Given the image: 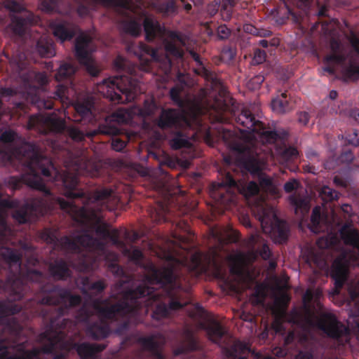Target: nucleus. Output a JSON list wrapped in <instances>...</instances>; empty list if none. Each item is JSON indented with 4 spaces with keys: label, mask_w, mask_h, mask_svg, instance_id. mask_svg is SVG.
<instances>
[{
    "label": "nucleus",
    "mask_w": 359,
    "mask_h": 359,
    "mask_svg": "<svg viewBox=\"0 0 359 359\" xmlns=\"http://www.w3.org/2000/svg\"><path fill=\"white\" fill-rule=\"evenodd\" d=\"M344 243L352 247V250L343 252L333 262L330 273L336 287H340L345 280L350 266L359 265V233L351 224L340 229Z\"/></svg>",
    "instance_id": "1"
},
{
    "label": "nucleus",
    "mask_w": 359,
    "mask_h": 359,
    "mask_svg": "<svg viewBox=\"0 0 359 359\" xmlns=\"http://www.w3.org/2000/svg\"><path fill=\"white\" fill-rule=\"evenodd\" d=\"M96 90L111 100L123 102L134 100L139 91L138 83L126 76L113 77L98 83Z\"/></svg>",
    "instance_id": "2"
},
{
    "label": "nucleus",
    "mask_w": 359,
    "mask_h": 359,
    "mask_svg": "<svg viewBox=\"0 0 359 359\" xmlns=\"http://www.w3.org/2000/svg\"><path fill=\"white\" fill-rule=\"evenodd\" d=\"M354 53L344 57V48L337 41H332L330 44L332 53L325 59V62L328 66L340 67L341 72L346 76H352L356 72L358 67L356 65V57H359V40L355 36H351L350 39Z\"/></svg>",
    "instance_id": "3"
},
{
    "label": "nucleus",
    "mask_w": 359,
    "mask_h": 359,
    "mask_svg": "<svg viewBox=\"0 0 359 359\" xmlns=\"http://www.w3.org/2000/svg\"><path fill=\"white\" fill-rule=\"evenodd\" d=\"M263 231L269 234L275 243H282L287 237V227L285 222L278 219L275 210L266 205L258 210Z\"/></svg>",
    "instance_id": "4"
},
{
    "label": "nucleus",
    "mask_w": 359,
    "mask_h": 359,
    "mask_svg": "<svg viewBox=\"0 0 359 359\" xmlns=\"http://www.w3.org/2000/svg\"><path fill=\"white\" fill-rule=\"evenodd\" d=\"M237 122L242 127L239 128L241 134L246 138H260L263 141L264 137L272 135L271 132L264 131L262 123L256 121L248 111L241 112L237 118Z\"/></svg>",
    "instance_id": "5"
},
{
    "label": "nucleus",
    "mask_w": 359,
    "mask_h": 359,
    "mask_svg": "<svg viewBox=\"0 0 359 359\" xmlns=\"http://www.w3.org/2000/svg\"><path fill=\"white\" fill-rule=\"evenodd\" d=\"M90 40L91 38L88 34H81L76 40L75 50L79 62L86 66L90 74L95 75L96 71L93 69V62L91 57L94 48L90 45Z\"/></svg>",
    "instance_id": "6"
},
{
    "label": "nucleus",
    "mask_w": 359,
    "mask_h": 359,
    "mask_svg": "<svg viewBox=\"0 0 359 359\" xmlns=\"http://www.w3.org/2000/svg\"><path fill=\"white\" fill-rule=\"evenodd\" d=\"M256 257L255 253L248 255L241 252H233L229 257L231 273L236 274L239 280L246 281L245 265L252 262Z\"/></svg>",
    "instance_id": "7"
},
{
    "label": "nucleus",
    "mask_w": 359,
    "mask_h": 359,
    "mask_svg": "<svg viewBox=\"0 0 359 359\" xmlns=\"http://www.w3.org/2000/svg\"><path fill=\"white\" fill-rule=\"evenodd\" d=\"M317 326L332 337H339L344 330L343 325L337 321L334 316L330 313L323 315Z\"/></svg>",
    "instance_id": "8"
},
{
    "label": "nucleus",
    "mask_w": 359,
    "mask_h": 359,
    "mask_svg": "<svg viewBox=\"0 0 359 359\" xmlns=\"http://www.w3.org/2000/svg\"><path fill=\"white\" fill-rule=\"evenodd\" d=\"M237 186L238 191L245 197L249 198L256 194L259 191L258 185L255 182H250L246 187H241V184L237 185L235 181L232 179L230 175L226 176V181L225 184L221 183L217 184V188L222 187L224 186L234 187Z\"/></svg>",
    "instance_id": "9"
},
{
    "label": "nucleus",
    "mask_w": 359,
    "mask_h": 359,
    "mask_svg": "<svg viewBox=\"0 0 359 359\" xmlns=\"http://www.w3.org/2000/svg\"><path fill=\"white\" fill-rule=\"evenodd\" d=\"M177 112L174 110L163 111L158 121V126L165 128L171 126L176 121Z\"/></svg>",
    "instance_id": "10"
},
{
    "label": "nucleus",
    "mask_w": 359,
    "mask_h": 359,
    "mask_svg": "<svg viewBox=\"0 0 359 359\" xmlns=\"http://www.w3.org/2000/svg\"><path fill=\"white\" fill-rule=\"evenodd\" d=\"M288 101L286 99V95L282 94L280 97L275 98L271 102V107L274 112L278 114H283L287 109Z\"/></svg>",
    "instance_id": "11"
},
{
    "label": "nucleus",
    "mask_w": 359,
    "mask_h": 359,
    "mask_svg": "<svg viewBox=\"0 0 359 359\" xmlns=\"http://www.w3.org/2000/svg\"><path fill=\"white\" fill-rule=\"evenodd\" d=\"M245 167L252 175L258 174L259 171L266 169L265 163L255 158L248 160L245 163Z\"/></svg>",
    "instance_id": "12"
},
{
    "label": "nucleus",
    "mask_w": 359,
    "mask_h": 359,
    "mask_svg": "<svg viewBox=\"0 0 359 359\" xmlns=\"http://www.w3.org/2000/svg\"><path fill=\"white\" fill-rule=\"evenodd\" d=\"M93 102L91 100H87L85 102H77L74 105L75 111L81 116L82 118L88 117L91 114V108Z\"/></svg>",
    "instance_id": "13"
},
{
    "label": "nucleus",
    "mask_w": 359,
    "mask_h": 359,
    "mask_svg": "<svg viewBox=\"0 0 359 359\" xmlns=\"http://www.w3.org/2000/svg\"><path fill=\"white\" fill-rule=\"evenodd\" d=\"M25 181L32 188L42 190L44 188V184L41 180V177L36 175H27L25 177Z\"/></svg>",
    "instance_id": "14"
},
{
    "label": "nucleus",
    "mask_w": 359,
    "mask_h": 359,
    "mask_svg": "<svg viewBox=\"0 0 359 359\" xmlns=\"http://www.w3.org/2000/svg\"><path fill=\"white\" fill-rule=\"evenodd\" d=\"M53 34L61 42L70 39L72 37V34L68 32L63 25H57L53 27Z\"/></svg>",
    "instance_id": "15"
},
{
    "label": "nucleus",
    "mask_w": 359,
    "mask_h": 359,
    "mask_svg": "<svg viewBox=\"0 0 359 359\" xmlns=\"http://www.w3.org/2000/svg\"><path fill=\"white\" fill-rule=\"evenodd\" d=\"M208 333L210 339L213 341H216L217 339L223 335L224 330L219 324L213 323L208 328Z\"/></svg>",
    "instance_id": "16"
},
{
    "label": "nucleus",
    "mask_w": 359,
    "mask_h": 359,
    "mask_svg": "<svg viewBox=\"0 0 359 359\" xmlns=\"http://www.w3.org/2000/svg\"><path fill=\"white\" fill-rule=\"evenodd\" d=\"M320 196L323 201L328 202L337 199L338 194L330 187L325 186L322 187L320 191Z\"/></svg>",
    "instance_id": "17"
},
{
    "label": "nucleus",
    "mask_w": 359,
    "mask_h": 359,
    "mask_svg": "<svg viewBox=\"0 0 359 359\" xmlns=\"http://www.w3.org/2000/svg\"><path fill=\"white\" fill-rule=\"evenodd\" d=\"M337 241V237L334 234H329L326 237H322L317 241V245L320 248H327L335 244Z\"/></svg>",
    "instance_id": "18"
},
{
    "label": "nucleus",
    "mask_w": 359,
    "mask_h": 359,
    "mask_svg": "<svg viewBox=\"0 0 359 359\" xmlns=\"http://www.w3.org/2000/svg\"><path fill=\"white\" fill-rule=\"evenodd\" d=\"M75 72V68L70 64H64L60 65L58 69L57 79H62L64 77L70 76Z\"/></svg>",
    "instance_id": "19"
},
{
    "label": "nucleus",
    "mask_w": 359,
    "mask_h": 359,
    "mask_svg": "<svg viewBox=\"0 0 359 359\" xmlns=\"http://www.w3.org/2000/svg\"><path fill=\"white\" fill-rule=\"evenodd\" d=\"M140 49L142 52L140 56V60H143V57L147 56L149 57L150 59H152L154 60L157 61L160 60L158 57V50H150L144 45H142L140 46Z\"/></svg>",
    "instance_id": "20"
},
{
    "label": "nucleus",
    "mask_w": 359,
    "mask_h": 359,
    "mask_svg": "<svg viewBox=\"0 0 359 359\" xmlns=\"http://www.w3.org/2000/svg\"><path fill=\"white\" fill-rule=\"evenodd\" d=\"M235 0H223V9L222 11V15L224 20H228L230 19V8L234 4Z\"/></svg>",
    "instance_id": "21"
},
{
    "label": "nucleus",
    "mask_w": 359,
    "mask_h": 359,
    "mask_svg": "<svg viewBox=\"0 0 359 359\" xmlns=\"http://www.w3.org/2000/svg\"><path fill=\"white\" fill-rule=\"evenodd\" d=\"M260 184L261 186L266 189V191H269L273 194L276 193L277 187L272 183V181L270 178L261 177Z\"/></svg>",
    "instance_id": "22"
},
{
    "label": "nucleus",
    "mask_w": 359,
    "mask_h": 359,
    "mask_svg": "<svg viewBox=\"0 0 359 359\" xmlns=\"http://www.w3.org/2000/svg\"><path fill=\"white\" fill-rule=\"evenodd\" d=\"M144 30L147 35H152L156 29V22L151 18H146L144 21Z\"/></svg>",
    "instance_id": "23"
},
{
    "label": "nucleus",
    "mask_w": 359,
    "mask_h": 359,
    "mask_svg": "<svg viewBox=\"0 0 359 359\" xmlns=\"http://www.w3.org/2000/svg\"><path fill=\"white\" fill-rule=\"evenodd\" d=\"M95 348L93 346L86 344H82L76 347V351L81 356L86 357L91 354Z\"/></svg>",
    "instance_id": "24"
},
{
    "label": "nucleus",
    "mask_w": 359,
    "mask_h": 359,
    "mask_svg": "<svg viewBox=\"0 0 359 359\" xmlns=\"http://www.w3.org/2000/svg\"><path fill=\"white\" fill-rule=\"evenodd\" d=\"M320 210H321V208L320 207H316L313 210V212H312V215H311V223L313 224V227H312L311 230L313 231H314V232L317 231L316 229H314V227L318 226L320 224Z\"/></svg>",
    "instance_id": "25"
},
{
    "label": "nucleus",
    "mask_w": 359,
    "mask_h": 359,
    "mask_svg": "<svg viewBox=\"0 0 359 359\" xmlns=\"http://www.w3.org/2000/svg\"><path fill=\"white\" fill-rule=\"evenodd\" d=\"M165 50L167 53L166 58L168 55H172L177 57H180L182 56V51L177 48L176 45L172 43H168L165 46Z\"/></svg>",
    "instance_id": "26"
},
{
    "label": "nucleus",
    "mask_w": 359,
    "mask_h": 359,
    "mask_svg": "<svg viewBox=\"0 0 359 359\" xmlns=\"http://www.w3.org/2000/svg\"><path fill=\"white\" fill-rule=\"evenodd\" d=\"M212 235L213 237L217 238L220 242H226L229 241V239L226 238L229 236V233L225 230L214 229L212 231Z\"/></svg>",
    "instance_id": "27"
},
{
    "label": "nucleus",
    "mask_w": 359,
    "mask_h": 359,
    "mask_svg": "<svg viewBox=\"0 0 359 359\" xmlns=\"http://www.w3.org/2000/svg\"><path fill=\"white\" fill-rule=\"evenodd\" d=\"M263 81L264 79L262 76H256L248 82L247 86L251 90L257 89Z\"/></svg>",
    "instance_id": "28"
},
{
    "label": "nucleus",
    "mask_w": 359,
    "mask_h": 359,
    "mask_svg": "<svg viewBox=\"0 0 359 359\" xmlns=\"http://www.w3.org/2000/svg\"><path fill=\"white\" fill-rule=\"evenodd\" d=\"M2 255L6 259L10 262H18L20 259L19 255L10 249H5Z\"/></svg>",
    "instance_id": "29"
},
{
    "label": "nucleus",
    "mask_w": 359,
    "mask_h": 359,
    "mask_svg": "<svg viewBox=\"0 0 359 359\" xmlns=\"http://www.w3.org/2000/svg\"><path fill=\"white\" fill-rule=\"evenodd\" d=\"M265 53L264 51L258 50L255 52L252 62L254 64H261L265 60Z\"/></svg>",
    "instance_id": "30"
},
{
    "label": "nucleus",
    "mask_w": 359,
    "mask_h": 359,
    "mask_svg": "<svg viewBox=\"0 0 359 359\" xmlns=\"http://www.w3.org/2000/svg\"><path fill=\"white\" fill-rule=\"evenodd\" d=\"M290 200L291 203L295 206L296 212L302 208V211H307L309 210L308 205L306 203H304L303 202H298L295 200L294 197L291 196L290 198Z\"/></svg>",
    "instance_id": "31"
},
{
    "label": "nucleus",
    "mask_w": 359,
    "mask_h": 359,
    "mask_svg": "<svg viewBox=\"0 0 359 359\" xmlns=\"http://www.w3.org/2000/svg\"><path fill=\"white\" fill-rule=\"evenodd\" d=\"M6 8L13 12H19L22 10V6L15 1H8L6 4Z\"/></svg>",
    "instance_id": "32"
},
{
    "label": "nucleus",
    "mask_w": 359,
    "mask_h": 359,
    "mask_svg": "<svg viewBox=\"0 0 359 359\" xmlns=\"http://www.w3.org/2000/svg\"><path fill=\"white\" fill-rule=\"evenodd\" d=\"M230 31L225 25H221L217 29V34L219 38L225 39L229 35Z\"/></svg>",
    "instance_id": "33"
},
{
    "label": "nucleus",
    "mask_w": 359,
    "mask_h": 359,
    "mask_svg": "<svg viewBox=\"0 0 359 359\" xmlns=\"http://www.w3.org/2000/svg\"><path fill=\"white\" fill-rule=\"evenodd\" d=\"M298 182L295 180H292L285 183L284 189L286 192H290L294 189H296L298 187Z\"/></svg>",
    "instance_id": "34"
},
{
    "label": "nucleus",
    "mask_w": 359,
    "mask_h": 359,
    "mask_svg": "<svg viewBox=\"0 0 359 359\" xmlns=\"http://www.w3.org/2000/svg\"><path fill=\"white\" fill-rule=\"evenodd\" d=\"M15 134L11 131H6L4 132L1 136V139L4 142H10L14 140Z\"/></svg>",
    "instance_id": "35"
},
{
    "label": "nucleus",
    "mask_w": 359,
    "mask_h": 359,
    "mask_svg": "<svg viewBox=\"0 0 359 359\" xmlns=\"http://www.w3.org/2000/svg\"><path fill=\"white\" fill-rule=\"evenodd\" d=\"M111 146L114 150L120 151L124 147L125 144L123 142L116 139V140H113V142L111 143Z\"/></svg>",
    "instance_id": "36"
},
{
    "label": "nucleus",
    "mask_w": 359,
    "mask_h": 359,
    "mask_svg": "<svg viewBox=\"0 0 359 359\" xmlns=\"http://www.w3.org/2000/svg\"><path fill=\"white\" fill-rule=\"evenodd\" d=\"M70 136L76 140H80L83 138V135L76 129L72 128L69 132Z\"/></svg>",
    "instance_id": "37"
},
{
    "label": "nucleus",
    "mask_w": 359,
    "mask_h": 359,
    "mask_svg": "<svg viewBox=\"0 0 359 359\" xmlns=\"http://www.w3.org/2000/svg\"><path fill=\"white\" fill-rule=\"evenodd\" d=\"M236 351H241L242 352H245V351H250V349L247 344H243L241 342L236 343L234 346Z\"/></svg>",
    "instance_id": "38"
},
{
    "label": "nucleus",
    "mask_w": 359,
    "mask_h": 359,
    "mask_svg": "<svg viewBox=\"0 0 359 359\" xmlns=\"http://www.w3.org/2000/svg\"><path fill=\"white\" fill-rule=\"evenodd\" d=\"M184 145V142L183 140H178V138H175L172 141L171 146L175 149H178Z\"/></svg>",
    "instance_id": "39"
},
{
    "label": "nucleus",
    "mask_w": 359,
    "mask_h": 359,
    "mask_svg": "<svg viewBox=\"0 0 359 359\" xmlns=\"http://www.w3.org/2000/svg\"><path fill=\"white\" fill-rule=\"evenodd\" d=\"M299 121L302 124H306L309 121V115L306 112H301L299 115Z\"/></svg>",
    "instance_id": "40"
},
{
    "label": "nucleus",
    "mask_w": 359,
    "mask_h": 359,
    "mask_svg": "<svg viewBox=\"0 0 359 359\" xmlns=\"http://www.w3.org/2000/svg\"><path fill=\"white\" fill-rule=\"evenodd\" d=\"M261 256L263 259H266L270 256V251L269 247L266 245H264L262 248V250L260 252Z\"/></svg>",
    "instance_id": "41"
},
{
    "label": "nucleus",
    "mask_w": 359,
    "mask_h": 359,
    "mask_svg": "<svg viewBox=\"0 0 359 359\" xmlns=\"http://www.w3.org/2000/svg\"><path fill=\"white\" fill-rule=\"evenodd\" d=\"M36 351L32 353H23L22 358H11V359H34L36 355Z\"/></svg>",
    "instance_id": "42"
},
{
    "label": "nucleus",
    "mask_w": 359,
    "mask_h": 359,
    "mask_svg": "<svg viewBox=\"0 0 359 359\" xmlns=\"http://www.w3.org/2000/svg\"><path fill=\"white\" fill-rule=\"evenodd\" d=\"M192 261H193V267H196L199 265L201 262V255L200 254H195L192 256Z\"/></svg>",
    "instance_id": "43"
},
{
    "label": "nucleus",
    "mask_w": 359,
    "mask_h": 359,
    "mask_svg": "<svg viewBox=\"0 0 359 359\" xmlns=\"http://www.w3.org/2000/svg\"><path fill=\"white\" fill-rule=\"evenodd\" d=\"M13 217L20 223H24L27 220L25 214L15 213Z\"/></svg>",
    "instance_id": "44"
},
{
    "label": "nucleus",
    "mask_w": 359,
    "mask_h": 359,
    "mask_svg": "<svg viewBox=\"0 0 359 359\" xmlns=\"http://www.w3.org/2000/svg\"><path fill=\"white\" fill-rule=\"evenodd\" d=\"M313 298V293L311 290H307L304 296V301L305 302H309Z\"/></svg>",
    "instance_id": "45"
},
{
    "label": "nucleus",
    "mask_w": 359,
    "mask_h": 359,
    "mask_svg": "<svg viewBox=\"0 0 359 359\" xmlns=\"http://www.w3.org/2000/svg\"><path fill=\"white\" fill-rule=\"evenodd\" d=\"M110 195V191H108V190H103L102 191H100V193H98L97 194V200H100V199H102V198H104Z\"/></svg>",
    "instance_id": "46"
},
{
    "label": "nucleus",
    "mask_w": 359,
    "mask_h": 359,
    "mask_svg": "<svg viewBox=\"0 0 359 359\" xmlns=\"http://www.w3.org/2000/svg\"><path fill=\"white\" fill-rule=\"evenodd\" d=\"M178 93H179V90H177V88H174L171 89L170 95L173 100L177 101L178 100Z\"/></svg>",
    "instance_id": "47"
},
{
    "label": "nucleus",
    "mask_w": 359,
    "mask_h": 359,
    "mask_svg": "<svg viewBox=\"0 0 359 359\" xmlns=\"http://www.w3.org/2000/svg\"><path fill=\"white\" fill-rule=\"evenodd\" d=\"M217 9L218 8L216 4L215 5H210L208 8V11L210 15H214L217 12Z\"/></svg>",
    "instance_id": "48"
},
{
    "label": "nucleus",
    "mask_w": 359,
    "mask_h": 359,
    "mask_svg": "<svg viewBox=\"0 0 359 359\" xmlns=\"http://www.w3.org/2000/svg\"><path fill=\"white\" fill-rule=\"evenodd\" d=\"M341 210H342V211L344 212L349 214L351 212L352 208H351V206L350 205H348V204H344L341 206Z\"/></svg>",
    "instance_id": "49"
},
{
    "label": "nucleus",
    "mask_w": 359,
    "mask_h": 359,
    "mask_svg": "<svg viewBox=\"0 0 359 359\" xmlns=\"http://www.w3.org/2000/svg\"><path fill=\"white\" fill-rule=\"evenodd\" d=\"M63 182H64L65 186L69 187V188H73L76 184V182L74 180L71 184H69L67 182V177L64 178Z\"/></svg>",
    "instance_id": "50"
},
{
    "label": "nucleus",
    "mask_w": 359,
    "mask_h": 359,
    "mask_svg": "<svg viewBox=\"0 0 359 359\" xmlns=\"http://www.w3.org/2000/svg\"><path fill=\"white\" fill-rule=\"evenodd\" d=\"M39 52L41 55H43V56L49 57V56L53 55V53H52V51H48V52L45 53V52H43V51L42 50V49L41 48V47H39Z\"/></svg>",
    "instance_id": "51"
},
{
    "label": "nucleus",
    "mask_w": 359,
    "mask_h": 359,
    "mask_svg": "<svg viewBox=\"0 0 359 359\" xmlns=\"http://www.w3.org/2000/svg\"><path fill=\"white\" fill-rule=\"evenodd\" d=\"M242 219V222L245 226H250V223L248 217H243Z\"/></svg>",
    "instance_id": "52"
},
{
    "label": "nucleus",
    "mask_w": 359,
    "mask_h": 359,
    "mask_svg": "<svg viewBox=\"0 0 359 359\" xmlns=\"http://www.w3.org/2000/svg\"><path fill=\"white\" fill-rule=\"evenodd\" d=\"M273 353L277 356H283L285 353L280 349H275Z\"/></svg>",
    "instance_id": "53"
},
{
    "label": "nucleus",
    "mask_w": 359,
    "mask_h": 359,
    "mask_svg": "<svg viewBox=\"0 0 359 359\" xmlns=\"http://www.w3.org/2000/svg\"><path fill=\"white\" fill-rule=\"evenodd\" d=\"M181 306H182V305L180 304L178 302H172L170 304V308L172 309H176Z\"/></svg>",
    "instance_id": "54"
},
{
    "label": "nucleus",
    "mask_w": 359,
    "mask_h": 359,
    "mask_svg": "<svg viewBox=\"0 0 359 359\" xmlns=\"http://www.w3.org/2000/svg\"><path fill=\"white\" fill-rule=\"evenodd\" d=\"M41 172L45 176H49L50 175V171L48 169L43 168L41 169Z\"/></svg>",
    "instance_id": "55"
},
{
    "label": "nucleus",
    "mask_w": 359,
    "mask_h": 359,
    "mask_svg": "<svg viewBox=\"0 0 359 359\" xmlns=\"http://www.w3.org/2000/svg\"><path fill=\"white\" fill-rule=\"evenodd\" d=\"M337 96V93L335 90H332L330 93V97L331 99H335Z\"/></svg>",
    "instance_id": "56"
},
{
    "label": "nucleus",
    "mask_w": 359,
    "mask_h": 359,
    "mask_svg": "<svg viewBox=\"0 0 359 359\" xmlns=\"http://www.w3.org/2000/svg\"><path fill=\"white\" fill-rule=\"evenodd\" d=\"M353 117L356 121L359 123V111H355L353 113Z\"/></svg>",
    "instance_id": "57"
},
{
    "label": "nucleus",
    "mask_w": 359,
    "mask_h": 359,
    "mask_svg": "<svg viewBox=\"0 0 359 359\" xmlns=\"http://www.w3.org/2000/svg\"><path fill=\"white\" fill-rule=\"evenodd\" d=\"M191 55H192L193 58L196 61V62H199V57H198V55L195 53H193V52H191Z\"/></svg>",
    "instance_id": "58"
},
{
    "label": "nucleus",
    "mask_w": 359,
    "mask_h": 359,
    "mask_svg": "<svg viewBox=\"0 0 359 359\" xmlns=\"http://www.w3.org/2000/svg\"><path fill=\"white\" fill-rule=\"evenodd\" d=\"M324 72H327L329 73H333L334 70L330 67H326L323 68Z\"/></svg>",
    "instance_id": "59"
},
{
    "label": "nucleus",
    "mask_w": 359,
    "mask_h": 359,
    "mask_svg": "<svg viewBox=\"0 0 359 359\" xmlns=\"http://www.w3.org/2000/svg\"><path fill=\"white\" fill-rule=\"evenodd\" d=\"M59 202H60V206L62 209H65L67 207V203H64L63 201H62L60 200L59 201Z\"/></svg>",
    "instance_id": "60"
},
{
    "label": "nucleus",
    "mask_w": 359,
    "mask_h": 359,
    "mask_svg": "<svg viewBox=\"0 0 359 359\" xmlns=\"http://www.w3.org/2000/svg\"><path fill=\"white\" fill-rule=\"evenodd\" d=\"M13 29L14 32H17L18 34L21 33V28H18L17 27V25H13Z\"/></svg>",
    "instance_id": "61"
},
{
    "label": "nucleus",
    "mask_w": 359,
    "mask_h": 359,
    "mask_svg": "<svg viewBox=\"0 0 359 359\" xmlns=\"http://www.w3.org/2000/svg\"><path fill=\"white\" fill-rule=\"evenodd\" d=\"M259 43L260 45H262L263 47H266L267 46V41L266 40H261L259 41Z\"/></svg>",
    "instance_id": "62"
},
{
    "label": "nucleus",
    "mask_w": 359,
    "mask_h": 359,
    "mask_svg": "<svg viewBox=\"0 0 359 359\" xmlns=\"http://www.w3.org/2000/svg\"><path fill=\"white\" fill-rule=\"evenodd\" d=\"M291 151V154H292V156H297V154H298V152H297V149H291V151Z\"/></svg>",
    "instance_id": "63"
},
{
    "label": "nucleus",
    "mask_w": 359,
    "mask_h": 359,
    "mask_svg": "<svg viewBox=\"0 0 359 359\" xmlns=\"http://www.w3.org/2000/svg\"><path fill=\"white\" fill-rule=\"evenodd\" d=\"M278 287L280 288V289H285L287 287V285H286V281L283 283H281L280 285H278Z\"/></svg>",
    "instance_id": "64"
}]
</instances>
